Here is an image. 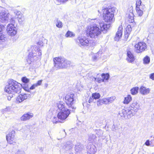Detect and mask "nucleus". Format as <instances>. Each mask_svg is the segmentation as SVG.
Instances as JSON below:
<instances>
[{"mask_svg": "<svg viewBox=\"0 0 154 154\" xmlns=\"http://www.w3.org/2000/svg\"><path fill=\"white\" fill-rule=\"evenodd\" d=\"M110 26V24H105L103 22L99 20L97 22L87 26L86 35L91 38H97L101 34V31H104V33H106Z\"/></svg>", "mask_w": 154, "mask_h": 154, "instance_id": "nucleus-1", "label": "nucleus"}, {"mask_svg": "<svg viewBox=\"0 0 154 154\" xmlns=\"http://www.w3.org/2000/svg\"><path fill=\"white\" fill-rule=\"evenodd\" d=\"M116 9L114 7L109 6L108 7L104 6L102 8V11L103 12V17L104 20L108 23H112L114 21V13H115Z\"/></svg>", "mask_w": 154, "mask_h": 154, "instance_id": "nucleus-2", "label": "nucleus"}, {"mask_svg": "<svg viewBox=\"0 0 154 154\" xmlns=\"http://www.w3.org/2000/svg\"><path fill=\"white\" fill-rule=\"evenodd\" d=\"M21 91V86L15 81L10 79L8 82V85L5 88V91L8 94H14L19 93Z\"/></svg>", "mask_w": 154, "mask_h": 154, "instance_id": "nucleus-3", "label": "nucleus"}, {"mask_svg": "<svg viewBox=\"0 0 154 154\" xmlns=\"http://www.w3.org/2000/svg\"><path fill=\"white\" fill-rule=\"evenodd\" d=\"M32 51L29 53L27 60L29 64L40 59L42 54L41 50L36 46L32 47Z\"/></svg>", "mask_w": 154, "mask_h": 154, "instance_id": "nucleus-4", "label": "nucleus"}, {"mask_svg": "<svg viewBox=\"0 0 154 154\" xmlns=\"http://www.w3.org/2000/svg\"><path fill=\"white\" fill-rule=\"evenodd\" d=\"M53 61L54 66L57 69L66 68L69 66L70 62L62 57L54 58Z\"/></svg>", "mask_w": 154, "mask_h": 154, "instance_id": "nucleus-5", "label": "nucleus"}, {"mask_svg": "<svg viewBox=\"0 0 154 154\" xmlns=\"http://www.w3.org/2000/svg\"><path fill=\"white\" fill-rule=\"evenodd\" d=\"M77 42L80 47L87 46L89 48L93 47L96 45L95 41L91 40L90 38L85 37H79L77 39Z\"/></svg>", "mask_w": 154, "mask_h": 154, "instance_id": "nucleus-6", "label": "nucleus"}, {"mask_svg": "<svg viewBox=\"0 0 154 154\" xmlns=\"http://www.w3.org/2000/svg\"><path fill=\"white\" fill-rule=\"evenodd\" d=\"M57 105L60 111L57 116H69L70 113V111L65 108V103L63 102H58L57 103Z\"/></svg>", "mask_w": 154, "mask_h": 154, "instance_id": "nucleus-7", "label": "nucleus"}, {"mask_svg": "<svg viewBox=\"0 0 154 154\" xmlns=\"http://www.w3.org/2000/svg\"><path fill=\"white\" fill-rule=\"evenodd\" d=\"M135 48L136 49V52L137 53H141L145 51L147 48V46L146 44L144 42H140L134 46Z\"/></svg>", "mask_w": 154, "mask_h": 154, "instance_id": "nucleus-8", "label": "nucleus"}, {"mask_svg": "<svg viewBox=\"0 0 154 154\" xmlns=\"http://www.w3.org/2000/svg\"><path fill=\"white\" fill-rule=\"evenodd\" d=\"M74 96V95L72 94H67L65 97L66 103L68 106L73 109L74 108V106H72L75 103Z\"/></svg>", "mask_w": 154, "mask_h": 154, "instance_id": "nucleus-9", "label": "nucleus"}, {"mask_svg": "<svg viewBox=\"0 0 154 154\" xmlns=\"http://www.w3.org/2000/svg\"><path fill=\"white\" fill-rule=\"evenodd\" d=\"M7 30L8 34L11 36H14L17 33V29L13 24H9L7 26Z\"/></svg>", "mask_w": 154, "mask_h": 154, "instance_id": "nucleus-10", "label": "nucleus"}, {"mask_svg": "<svg viewBox=\"0 0 154 154\" xmlns=\"http://www.w3.org/2000/svg\"><path fill=\"white\" fill-rule=\"evenodd\" d=\"M15 131H12L9 132L6 136V139L7 141L10 144H13L14 143H16V140L15 138Z\"/></svg>", "mask_w": 154, "mask_h": 154, "instance_id": "nucleus-11", "label": "nucleus"}, {"mask_svg": "<svg viewBox=\"0 0 154 154\" xmlns=\"http://www.w3.org/2000/svg\"><path fill=\"white\" fill-rule=\"evenodd\" d=\"M68 116H51V119L53 123L63 122Z\"/></svg>", "mask_w": 154, "mask_h": 154, "instance_id": "nucleus-12", "label": "nucleus"}, {"mask_svg": "<svg viewBox=\"0 0 154 154\" xmlns=\"http://www.w3.org/2000/svg\"><path fill=\"white\" fill-rule=\"evenodd\" d=\"M9 14L5 12L0 13V22L3 23H7L9 20Z\"/></svg>", "mask_w": 154, "mask_h": 154, "instance_id": "nucleus-13", "label": "nucleus"}, {"mask_svg": "<svg viewBox=\"0 0 154 154\" xmlns=\"http://www.w3.org/2000/svg\"><path fill=\"white\" fill-rule=\"evenodd\" d=\"M127 57L126 60L128 62L130 63H132L134 60V57L133 53L129 49H127L126 51Z\"/></svg>", "mask_w": 154, "mask_h": 154, "instance_id": "nucleus-14", "label": "nucleus"}, {"mask_svg": "<svg viewBox=\"0 0 154 154\" xmlns=\"http://www.w3.org/2000/svg\"><path fill=\"white\" fill-rule=\"evenodd\" d=\"M30 95L31 94L29 93L20 94L17 97V101L19 103H20L27 98L30 97Z\"/></svg>", "mask_w": 154, "mask_h": 154, "instance_id": "nucleus-15", "label": "nucleus"}, {"mask_svg": "<svg viewBox=\"0 0 154 154\" xmlns=\"http://www.w3.org/2000/svg\"><path fill=\"white\" fill-rule=\"evenodd\" d=\"M30 95L31 94L29 93L20 94L17 97V101L19 103H20L27 98L30 97Z\"/></svg>", "mask_w": 154, "mask_h": 154, "instance_id": "nucleus-16", "label": "nucleus"}, {"mask_svg": "<svg viewBox=\"0 0 154 154\" xmlns=\"http://www.w3.org/2000/svg\"><path fill=\"white\" fill-rule=\"evenodd\" d=\"M87 148L88 152L90 154H94L97 150L96 147L92 144H88Z\"/></svg>", "mask_w": 154, "mask_h": 154, "instance_id": "nucleus-17", "label": "nucleus"}, {"mask_svg": "<svg viewBox=\"0 0 154 154\" xmlns=\"http://www.w3.org/2000/svg\"><path fill=\"white\" fill-rule=\"evenodd\" d=\"M122 34V26L119 27L118 30L117 31L116 36L115 38V40L116 41H119L121 38Z\"/></svg>", "mask_w": 154, "mask_h": 154, "instance_id": "nucleus-18", "label": "nucleus"}, {"mask_svg": "<svg viewBox=\"0 0 154 154\" xmlns=\"http://www.w3.org/2000/svg\"><path fill=\"white\" fill-rule=\"evenodd\" d=\"M150 89L145 87L141 86L140 88V93L143 95H146L149 93Z\"/></svg>", "mask_w": 154, "mask_h": 154, "instance_id": "nucleus-19", "label": "nucleus"}, {"mask_svg": "<svg viewBox=\"0 0 154 154\" xmlns=\"http://www.w3.org/2000/svg\"><path fill=\"white\" fill-rule=\"evenodd\" d=\"M4 28V26L0 24V43L4 42L6 39L5 36L2 33Z\"/></svg>", "mask_w": 154, "mask_h": 154, "instance_id": "nucleus-20", "label": "nucleus"}, {"mask_svg": "<svg viewBox=\"0 0 154 154\" xmlns=\"http://www.w3.org/2000/svg\"><path fill=\"white\" fill-rule=\"evenodd\" d=\"M73 147V144L70 142H67L65 143L63 146V149L66 150H69Z\"/></svg>", "mask_w": 154, "mask_h": 154, "instance_id": "nucleus-21", "label": "nucleus"}, {"mask_svg": "<svg viewBox=\"0 0 154 154\" xmlns=\"http://www.w3.org/2000/svg\"><path fill=\"white\" fill-rule=\"evenodd\" d=\"M116 98V97L115 96H112L110 97L105 98L106 104L112 103L115 100Z\"/></svg>", "mask_w": 154, "mask_h": 154, "instance_id": "nucleus-22", "label": "nucleus"}, {"mask_svg": "<svg viewBox=\"0 0 154 154\" xmlns=\"http://www.w3.org/2000/svg\"><path fill=\"white\" fill-rule=\"evenodd\" d=\"M84 148V146L82 145L79 143H77L75 146V150L76 152H79L81 151Z\"/></svg>", "mask_w": 154, "mask_h": 154, "instance_id": "nucleus-23", "label": "nucleus"}, {"mask_svg": "<svg viewBox=\"0 0 154 154\" xmlns=\"http://www.w3.org/2000/svg\"><path fill=\"white\" fill-rule=\"evenodd\" d=\"M105 98H103L101 99H99L97 100V104L98 106H100L102 105L103 104H106V101Z\"/></svg>", "mask_w": 154, "mask_h": 154, "instance_id": "nucleus-24", "label": "nucleus"}, {"mask_svg": "<svg viewBox=\"0 0 154 154\" xmlns=\"http://www.w3.org/2000/svg\"><path fill=\"white\" fill-rule=\"evenodd\" d=\"M102 79L101 80L102 82H104L105 81L107 80L109 77V75L108 73H103L101 75Z\"/></svg>", "mask_w": 154, "mask_h": 154, "instance_id": "nucleus-25", "label": "nucleus"}, {"mask_svg": "<svg viewBox=\"0 0 154 154\" xmlns=\"http://www.w3.org/2000/svg\"><path fill=\"white\" fill-rule=\"evenodd\" d=\"M132 100V97L130 95H128L125 98L123 103L125 104H128Z\"/></svg>", "mask_w": 154, "mask_h": 154, "instance_id": "nucleus-26", "label": "nucleus"}, {"mask_svg": "<svg viewBox=\"0 0 154 154\" xmlns=\"http://www.w3.org/2000/svg\"><path fill=\"white\" fill-rule=\"evenodd\" d=\"M88 140L91 142H95L96 140V137L95 135L90 134L89 136Z\"/></svg>", "mask_w": 154, "mask_h": 154, "instance_id": "nucleus-27", "label": "nucleus"}, {"mask_svg": "<svg viewBox=\"0 0 154 154\" xmlns=\"http://www.w3.org/2000/svg\"><path fill=\"white\" fill-rule=\"evenodd\" d=\"M139 88L137 87H134L131 90V94L132 95H135L138 93Z\"/></svg>", "mask_w": 154, "mask_h": 154, "instance_id": "nucleus-28", "label": "nucleus"}, {"mask_svg": "<svg viewBox=\"0 0 154 154\" xmlns=\"http://www.w3.org/2000/svg\"><path fill=\"white\" fill-rule=\"evenodd\" d=\"M75 36V34L69 31H68L65 35V36L67 38H73Z\"/></svg>", "mask_w": 154, "mask_h": 154, "instance_id": "nucleus-29", "label": "nucleus"}, {"mask_svg": "<svg viewBox=\"0 0 154 154\" xmlns=\"http://www.w3.org/2000/svg\"><path fill=\"white\" fill-rule=\"evenodd\" d=\"M150 61V59L149 57L148 56H146L143 59V63L144 64H148Z\"/></svg>", "mask_w": 154, "mask_h": 154, "instance_id": "nucleus-30", "label": "nucleus"}, {"mask_svg": "<svg viewBox=\"0 0 154 154\" xmlns=\"http://www.w3.org/2000/svg\"><path fill=\"white\" fill-rule=\"evenodd\" d=\"M134 14L133 13L132 10H130L129 13L128 14V17L129 19L131 20L132 22V20L134 21Z\"/></svg>", "mask_w": 154, "mask_h": 154, "instance_id": "nucleus-31", "label": "nucleus"}, {"mask_svg": "<svg viewBox=\"0 0 154 154\" xmlns=\"http://www.w3.org/2000/svg\"><path fill=\"white\" fill-rule=\"evenodd\" d=\"M136 11L137 14L139 16H141L143 14V11L140 8H138L137 7V8H136Z\"/></svg>", "mask_w": 154, "mask_h": 154, "instance_id": "nucleus-32", "label": "nucleus"}, {"mask_svg": "<svg viewBox=\"0 0 154 154\" xmlns=\"http://www.w3.org/2000/svg\"><path fill=\"white\" fill-rule=\"evenodd\" d=\"M100 94L97 93L93 94L92 95V97L95 99H98L100 97Z\"/></svg>", "mask_w": 154, "mask_h": 154, "instance_id": "nucleus-33", "label": "nucleus"}, {"mask_svg": "<svg viewBox=\"0 0 154 154\" xmlns=\"http://www.w3.org/2000/svg\"><path fill=\"white\" fill-rule=\"evenodd\" d=\"M56 25L57 27L58 28H61L63 26V24L62 22L60 20H57Z\"/></svg>", "mask_w": 154, "mask_h": 154, "instance_id": "nucleus-34", "label": "nucleus"}, {"mask_svg": "<svg viewBox=\"0 0 154 154\" xmlns=\"http://www.w3.org/2000/svg\"><path fill=\"white\" fill-rule=\"evenodd\" d=\"M17 18L20 24L22 23L25 20L24 16L23 15L20 17H17Z\"/></svg>", "mask_w": 154, "mask_h": 154, "instance_id": "nucleus-35", "label": "nucleus"}, {"mask_svg": "<svg viewBox=\"0 0 154 154\" xmlns=\"http://www.w3.org/2000/svg\"><path fill=\"white\" fill-rule=\"evenodd\" d=\"M31 116H22L20 118V119L21 120L26 121L30 119L31 118Z\"/></svg>", "mask_w": 154, "mask_h": 154, "instance_id": "nucleus-36", "label": "nucleus"}, {"mask_svg": "<svg viewBox=\"0 0 154 154\" xmlns=\"http://www.w3.org/2000/svg\"><path fill=\"white\" fill-rule=\"evenodd\" d=\"M14 13L17 18V17H20V16L23 15L21 12L20 11L16 10L14 11Z\"/></svg>", "mask_w": 154, "mask_h": 154, "instance_id": "nucleus-37", "label": "nucleus"}, {"mask_svg": "<svg viewBox=\"0 0 154 154\" xmlns=\"http://www.w3.org/2000/svg\"><path fill=\"white\" fill-rule=\"evenodd\" d=\"M141 0H137L136 2V8H137V7L138 8H140V6H142L141 5Z\"/></svg>", "mask_w": 154, "mask_h": 154, "instance_id": "nucleus-38", "label": "nucleus"}, {"mask_svg": "<svg viewBox=\"0 0 154 154\" xmlns=\"http://www.w3.org/2000/svg\"><path fill=\"white\" fill-rule=\"evenodd\" d=\"M132 29L130 25H128L126 29V31L125 32L128 33H130Z\"/></svg>", "mask_w": 154, "mask_h": 154, "instance_id": "nucleus-39", "label": "nucleus"}, {"mask_svg": "<svg viewBox=\"0 0 154 154\" xmlns=\"http://www.w3.org/2000/svg\"><path fill=\"white\" fill-rule=\"evenodd\" d=\"M22 82L24 83H26L29 82V79L26 77H23L22 78Z\"/></svg>", "mask_w": 154, "mask_h": 154, "instance_id": "nucleus-40", "label": "nucleus"}, {"mask_svg": "<svg viewBox=\"0 0 154 154\" xmlns=\"http://www.w3.org/2000/svg\"><path fill=\"white\" fill-rule=\"evenodd\" d=\"M24 152L21 150H18L15 153V154H24Z\"/></svg>", "mask_w": 154, "mask_h": 154, "instance_id": "nucleus-41", "label": "nucleus"}, {"mask_svg": "<svg viewBox=\"0 0 154 154\" xmlns=\"http://www.w3.org/2000/svg\"><path fill=\"white\" fill-rule=\"evenodd\" d=\"M38 45L40 46H42L43 45V43L42 41L40 40L37 43Z\"/></svg>", "mask_w": 154, "mask_h": 154, "instance_id": "nucleus-42", "label": "nucleus"}, {"mask_svg": "<svg viewBox=\"0 0 154 154\" xmlns=\"http://www.w3.org/2000/svg\"><path fill=\"white\" fill-rule=\"evenodd\" d=\"M149 78L153 80H154V73H151L149 75Z\"/></svg>", "mask_w": 154, "mask_h": 154, "instance_id": "nucleus-43", "label": "nucleus"}, {"mask_svg": "<svg viewBox=\"0 0 154 154\" xmlns=\"http://www.w3.org/2000/svg\"><path fill=\"white\" fill-rule=\"evenodd\" d=\"M42 80H39L38 81L37 83H35V85L37 86H38L40 85L42 82Z\"/></svg>", "mask_w": 154, "mask_h": 154, "instance_id": "nucleus-44", "label": "nucleus"}, {"mask_svg": "<svg viewBox=\"0 0 154 154\" xmlns=\"http://www.w3.org/2000/svg\"><path fill=\"white\" fill-rule=\"evenodd\" d=\"M33 114L30 112H28L26 114H24L23 115V116H33Z\"/></svg>", "mask_w": 154, "mask_h": 154, "instance_id": "nucleus-45", "label": "nucleus"}, {"mask_svg": "<svg viewBox=\"0 0 154 154\" xmlns=\"http://www.w3.org/2000/svg\"><path fill=\"white\" fill-rule=\"evenodd\" d=\"M37 87L35 84L33 85L30 88V89L31 90H32L34 89L35 87Z\"/></svg>", "mask_w": 154, "mask_h": 154, "instance_id": "nucleus-46", "label": "nucleus"}, {"mask_svg": "<svg viewBox=\"0 0 154 154\" xmlns=\"http://www.w3.org/2000/svg\"><path fill=\"white\" fill-rule=\"evenodd\" d=\"M145 144L148 146H150V143L149 140H147L146 141L145 143Z\"/></svg>", "mask_w": 154, "mask_h": 154, "instance_id": "nucleus-47", "label": "nucleus"}, {"mask_svg": "<svg viewBox=\"0 0 154 154\" xmlns=\"http://www.w3.org/2000/svg\"><path fill=\"white\" fill-rule=\"evenodd\" d=\"M10 22L12 23V24H13L15 23V20H14V18H12L10 20Z\"/></svg>", "mask_w": 154, "mask_h": 154, "instance_id": "nucleus-48", "label": "nucleus"}, {"mask_svg": "<svg viewBox=\"0 0 154 154\" xmlns=\"http://www.w3.org/2000/svg\"><path fill=\"white\" fill-rule=\"evenodd\" d=\"M130 34V33H127L126 32H125V38H128V37L129 36V35Z\"/></svg>", "mask_w": 154, "mask_h": 154, "instance_id": "nucleus-49", "label": "nucleus"}, {"mask_svg": "<svg viewBox=\"0 0 154 154\" xmlns=\"http://www.w3.org/2000/svg\"><path fill=\"white\" fill-rule=\"evenodd\" d=\"M93 100V98L92 97H90L89 99L88 100V102L90 103L92 102Z\"/></svg>", "mask_w": 154, "mask_h": 154, "instance_id": "nucleus-50", "label": "nucleus"}, {"mask_svg": "<svg viewBox=\"0 0 154 154\" xmlns=\"http://www.w3.org/2000/svg\"><path fill=\"white\" fill-rule=\"evenodd\" d=\"M8 109L7 108H5V109H3L2 111V112L3 113H5V112L7 111Z\"/></svg>", "mask_w": 154, "mask_h": 154, "instance_id": "nucleus-51", "label": "nucleus"}, {"mask_svg": "<svg viewBox=\"0 0 154 154\" xmlns=\"http://www.w3.org/2000/svg\"><path fill=\"white\" fill-rule=\"evenodd\" d=\"M93 58L94 60H95L97 58V57L95 56H94L93 57Z\"/></svg>", "mask_w": 154, "mask_h": 154, "instance_id": "nucleus-52", "label": "nucleus"}, {"mask_svg": "<svg viewBox=\"0 0 154 154\" xmlns=\"http://www.w3.org/2000/svg\"><path fill=\"white\" fill-rule=\"evenodd\" d=\"M119 129V128H116V127L115 128V130H118Z\"/></svg>", "mask_w": 154, "mask_h": 154, "instance_id": "nucleus-53", "label": "nucleus"}, {"mask_svg": "<svg viewBox=\"0 0 154 154\" xmlns=\"http://www.w3.org/2000/svg\"><path fill=\"white\" fill-rule=\"evenodd\" d=\"M135 104V103H133L132 104V106H134V105Z\"/></svg>", "mask_w": 154, "mask_h": 154, "instance_id": "nucleus-54", "label": "nucleus"}, {"mask_svg": "<svg viewBox=\"0 0 154 154\" xmlns=\"http://www.w3.org/2000/svg\"><path fill=\"white\" fill-rule=\"evenodd\" d=\"M10 99V98H8V99L9 100Z\"/></svg>", "mask_w": 154, "mask_h": 154, "instance_id": "nucleus-55", "label": "nucleus"}, {"mask_svg": "<svg viewBox=\"0 0 154 154\" xmlns=\"http://www.w3.org/2000/svg\"><path fill=\"white\" fill-rule=\"evenodd\" d=\"M10 99V98H8V99L9 100Z\"/></svg>", "mask_w": 154, "mask_h": 154, "instance_id": "nucleus-56", "label": "nucleus"}, {"mask_svg": "<svg viewBox=\"0 0 154 154\" xmlns=\"http://www.w3.org/2000/svg\"><path fill=\"white\" fill-rule=\"evenodd\" d=\"M94 20H96V19H95Z\"/></svg>", "mask_w": 154, "mask_h": 154, "instance_id": "nucleus-57", "label": "nucleus"}]
</instances>
